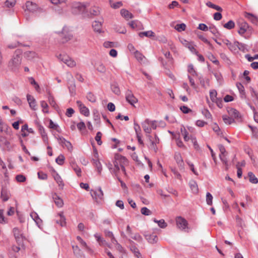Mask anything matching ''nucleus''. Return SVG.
I'll return each mask as SVG.
<instances>
[{
	"mask_svg": "<svg viewBox=\"0 0 258 258\" xmlns=\"http://www.w3.org/2000/svg\"><path fill=\"white\" fill-rule=\"evenodd\" d=\"M22 62L21 52L17 50L8 64L9 69L13 72H17L20 68Z\"/></svg>",
	"mask_w": 258,
	"mask_h": 258,
	"instance_id": "1",
	"label": "nucleus"
},
{
	"mask_svg": "<svg viewBox=\"0 0 258 258\" xmlns=\"http://www.w3.org/2000/svg\"><path fill=\"white\" fill-rule=\"evenodd\" d=\"M176 223L177 227L181 230L186 231L188 229L187 221L183 218L179 216L176 219Z\"/></svg>",
	"mask_w": 258,
	"mask_h": 258,
	"instance_id": "2",
	"label": "nucleus"
},
{
	"mask_svg": "<svg viewBox=\"0 0 258 258\" xmlns=\"http://www.w3.org/2000/svg\"><path fill=\"white\" fill-rule=\"evenodd\" d=\"M90 193L92 197L97 202H98L99 200H102L103 199V192L100 187L97 189L91 190Z\"/></svg>",
	"mask_w": 258,
	"mask_h": 258,
	"instance_id": "3",
	"label": "nucleus"
},
{
	"mask_svg": "<svg viewBox=\"0 0 258 258\" xmlns=\"http://www.w3.org/2000/svg\"><path fill=\"white\" fill-rule=\"evenodd\" d=\"M13 232L17 242L19 245L23 243L25 237L23 236L22 231L17 227L13 229Z\"/></svg>",
	"mask_w": 258,
	"mask_h": 258,
	"instance_id": "4",
	"label": "nucleus"
},
{
	"mask_svg": "<svg viewBox=\"0 0 258 258\" xmlns=\"http://www.w3.org/2000/svg\"><path fill=\"white\" fill-rule=\"evenodd\" d=\"M58 58L63 62L66 63L68 67H74L76 66V62L67 55H62L60 54Z\"/></svg>",
	"mask_w": 258,
	"mask_h": 258,
	"instance_id": "5",
	"label": "nucleus"
},
{
	"mask_svg": "<svg viewBox=\"0 0 258 258\" xmlns=\"http://www.w3.org/2000/svg\"><path fill=\"white\" fill-rule=\"evenodd\" d=\"M125 100L131 105H134L138 102V99L135 97L132 92L127 90L125 92Z\"/></svg>",
	"mask_w": 258,
	"mask_h": 258,
	"instance_id": "6",
	"label": "nucleus"
},
{
	"mask_svg": "<svg viewBox=\"0 0 258 258\" xmlns=\"http://www.w3.org/2000/svg\"><path fill=\"white\" fill-rule=\"evenodd\" d=\"M218 148L220 152L219 154V157L221 161L225 165H227L228 164V160L226 158L227 152L224 146L222 145H219Z\"/></svg>",
	"mask_w": 258,
	"mask_h": 258,
	"instance_id": "7",
	"label": "nucleus"
},
{
	"mask_svg": "<svg viewBox=\"0 0 258 258\" xmlns=\"http://www.w3.org/2000/svg\"><path fill=\"white\" fill-rule=\"evenodd\" d=\"M228 112L229 115H230L232 118L236 119L238 121H242V117L240 113L236 109L231 108L228 110Z\"/></svg>",
	"mask_w": 258,
	"mask_h": 258,
	"instance_id": "8",
	"label": "nucleus"
},
{
	"mask_svg": "<svg viewBox=\"0 0 258 258\" xmlns=\"http://www.w3.org/2000/svg\"><path fill=\"white\" fill-rule=\"evenodd\" d=\"M103 23V19H101L100 21H94L92 23V27L94 31L98 33L103 32V31L102 29Z\"/></svg>",
	"mask_w": 258,
	"mask_h": 258,
	"instance_id": "9",
	"label": "nucleus"
},
{
	"mask_svg": "<svg viewBox=\"0 0 258 258\" xmlns=\"http://www.w3.org/2000/svg\"><path fill=\"white\" fill-rule=\"evenodd\" d=\"M60 37H61V42L65 43L70 40L72 37V34L67 31L66 28H63L60 33Z\"/></svg>",
	"mask_w": 258,
	"mask_h": 258,
	"instance_id": "10",
	"label": "nucleus"
},
{
	"mask_svg": "<svg viewBox=\"0 0 258 258\" xmlns=\"http://www.w3.org/2000/svg\"><path fill=\"white\" fill-rule=\"evenodd\" d=\"M146 239L151 244H154L157 242L158 238L157 235L154 234H145L144 235Z\"/></svg>",
	"mask_w": 258,
	"mask_h": 258,
	"instance_id": "11",
	"label": "nucleus"
},
{
	"mask_svg": "<svg viewBox=\"0 0 258 258\" xmlns=\"http://www.w3.org/2000/svg\"><path fill=\"white\" fill-rule=\"evenodd\" d=\"M10 143L8 141L6 138L3 136H0V147L3 149H10Z\"/></svg>",
	"mask_w": 258,
	"mask_h": 258,
	"instance_id": "12",
	"label": "nucleus"
},
{
	"mask_svg": "<svg viewBox=\"0 0 258 258\" xmlns=\"http://www.w3.org/2000/svg\"><path fill=\"white\" fill-rule=\"evenodd\" d=\"M238 25L239 26L240 29L238 31V32L239 34L242 35H243L247 30V29L248 27V24L244 21H242V22H239Z\"/></svg>",
	"mask_w": 258,
	"mask_h": 258,
	"instance_id": "13",
	"label": "nucleus"
},
{
	"mask_svg": "<svg viewBox=\"0 0 258 258\" xmlns=\"http://www.w3.org/2000/svg\"><path fill=\"white\" fill-rule=\"evenodd\" d=\"M244 17L249 20L252 24L256 25L258 23V18L252 14L245 12Z\"/></svg>",
	"mask_w": 258,
	"mask_h": 258,
	"instance_id": "14",
	"label": "nucleus"
},
{
	"mask_svg": "<svg viewBox=\"0 0 258 258\" xmlns=\"http://www.w3.org/2000/svg\"><path fill=\"white\" fill-rule=\"evenodd\" d=\"M27 99L29 104L30 107L33 110H35L36 109V102L34 97L29 94H27Z\"/></svg>",
	"mask_w": 258,
	"mask_h": 258,
	"instance_id": "15",
	"label": "nucleus"
},
{
	"mask_svg": "<svg viewBox=\"0 0 258 258\" xmlns=\"http://www.w3.org/2000/svg\"><path fill=\"white\" fill-rule=\"evenodd\" d=\"M104 233L106 237L110 239L112 244H118V242L115 239L113 233L109 230H105Z\"/></svg>",
	"mask_w": 258,
	"mask_h": 258,
	"instance_id": "16",
	"label": "nucleus"
},
{
	"mask_svg": "<svg viewBox=\"0 0 258 258\" xmlns=\"http://www.w3.org/2000/svg\"><path fill=\"white\" fill-rule=\"evenodd\" d=\"M26 7L28 11L31 12H34L38 9L37 5L35 3L29 1L26 2Z\"/></svg>",
	"mask_w": 258,
	"mask_h": 258,
	"instance_id": "17",
	"label": "nucleus"
},
{
	"mask_svg": "<svg viewBox=\"0 0 258 258\" xmlns=\"http://www.w3.org/2000/svg\"><path fill=\"white\" fill-rule=\"evenodd\" d=\"M150 124V120L146 119L142 124L144 132L148 135L151 132V128L149 127Z\"/></svg>",
	"mask_w": 258,
	"mask_h": 258,
	"instance_id": "18",
	"label": "nucleus"
},
{
	"mask_svg": "<svg viewBox=\"0 0 258 258\" xmlns=\"http://www.w3.org/2000/svg\"><path fill=\"white\" fill-rule=\"evenodd\" d=\"M94 237L100 245L109 246L107 242L98 233L95 234Z\"/></svg>",
	"mask_w": 258,
	"mask_h": 258,
	"instance_id": "19",
	"label": "nucleus"
},
{
	"mask_svg": "<svg viewBox=\"0 0 258 258\" xmlns=\"http://www.w3.org/2000/svg\"><path fill=\"white\" fill-rule=\"evenodd\" d=\"M60 143L61 144L62 146L66 147L69 151H72L73 150V146L70 142L67 141L63 138H59Z\"/></svg>",
	"mask_w": 258,
	"mask_h": 258,
	"instance_id": "20",
	"label": "nucleus"
},
{
	"mask_svg": "<svg viewBox=\"0 0 258 258\" xmlns=\"http://www.w3.org/2000/svg\"><path fill=\"white\" fill-rule=\"evenodd\" d=\"M52 198L56 206L58 208H61L63 205V200L58 196L56 194H54L52 196Z\"/></svg>",
	"mask_w": 258,
	"mask_h": 258,
	"instance_id": "21",
	"label": "nucleus"
},
{
	"mask_svg": "<svg viewBox=\"0 0 258 258\" xmlns=\"http://www.w3.org/2000/svg\"><path fill=\"white\" fill-rule=\"evenodd\" d=\"M11 196V194L9 191L6 188H2L1 191V198L4 202L7 201Z\"/></svg>",
	"mask_w": 258,
	"mask_h": 258,
	"instance_id": "22",
	"label": "nucleus"
},
{
	"mask_svg": "<svg viewBox=\"0 0 258 258\" xmlns=\"http://www.w3.org/2000/svg\"><path fill=\"white\" fill-rule=\"evenodd\" d=\"M113 174H114L115 176H117L118 173H119L120 169V165L119 164L118 161L115 159L113 162Z\"/></svg>",
	"mask_w": 258,
	"mask_h": 258,
	"instance_id": "23",
	"label": "nucleus"
},
{
	"mask_svg": "<svg viewBox=\"0 0 258 258\" xmlns=\"http://www.w3.org/2000/svg\"><path fill=\"white\" fill-rule=\"evenodd\" d=\"M174 159L178 166L181 168H182L183 167L184 163L181 154L179 153H176L174 155Z\"/></svg>",
	"mask_w": 258,
	"mask_h": 258,
	"instance_id": "24",
	"label": "nucleus"
},
{
	"mask_svg": "<svg viewBox=\"0 0 258 258\" xmlns=\"http://www.w3.org/2000/svg\"><path fill=\"white\" fill-rule=\"evenodd\" d=\"M70 164L72 169L76 172L77 176L79 177L81 176V169L78 166L76 163L75 161H72Z\"/></svg>",
	"mask_w": 258,
	"mask_h": 258,
	"instance_id": "25",
	"label": "nucleus"
},
{
	"mask_svg": "<svg viewBox=\"0 0 258 258\" xmlns=\"http://www.w3.org/2000/svg\"><path fill=\"white\" fill-rule=\"evenodd\" d=\"M9 130H11V128L3 121L0 116V132L8 133Z\"/></svg>",
	"mask_w": 258,
	"mask_h": 258,
	"instance_id": "26",
	"label": "nucleus"
},
{
	"mask_svg": "<svg viewBox=\"0 0 258 258\" xmlns=\"http://www.w3.org/2000/svg\"><path fill=\"white\" fill-rule=\"evenodd\" d=\"M120 14L126 20L132 19L134 17L133 15L125 9H121L120 10Z\"/></svg>",
	"mask_w": 258,
	"mask_h": 258,
	"instance_id": "27",
	"label": "nucleus"
},
{
	"mask_svg": "<svg viewBox=\"0 0 258 258\" xmlns=\"http://www.w3.org/2000/svg\"><path fill=\"white\" fill-rule=\"evenodd\" d=\"M182 43L185 45V47H187L192 53L197 54L198 51L196 49V48L191 43L185 40H184L183 42H182Z\"/></svg>",
	"mask_w": 258,
	"mask_h": 258,
	"instance_id": "28",
	"label": "nucleus"
},
{
	"mask_svg": "<svg viewBox=\"0 0 258 258\" xmlns=\"http://www.w3.org/2000/svg\"><path fill=\"white\" fill-rule=\"evenodd\" d=\"M54 174L53 175V177L54 180L58 184L59 186L62 187L64 186L62 179H61L60 175L57 172H56L55 171H54Z\"/></svg>",
	"mask_w": 258,
	"mask_h": 258,
	"instance_id": "29",
	"label": "nucleus"
},
{
	"mask_svg": "<svg viewBox=\"0 0 258 258\" xmlns=\"http://www.w3.org/2000/svg\"><path fill=\"white\" fill-rule=\"evenodd\" d=\"M95 68L96 69L101 73H105L106 72V68L104 65L101 62H98L95 63Z\"/></svg>",
	"mask_w": 258,
	"mask_h": 258,
	"instance_id": "30",
	"label": "nucleus"
},
{
	"mask_svg": "<svg viewBox=\"0 0 258 258\" xmlns=\"http://www.w3.org/2000/svg\"><path fill=\"white\" fill-rule=\"evenodd\" d=\"M58 215L59 217V220H57L56 221V222L57 224H59L61 227L64 226L66 224V218L63 215V213H59V214H58Z\"/></svg>",
	"mask_w": 258,
	"mask_h": 258,
	"instance_id": "31",
	"label": "nucleus"
},
{
	"mask_svg": "<svg viewBox=\"0 0 258 258\" xmlns=\"http://www.w3.org/2000/svg\"><path fill=\"white\" fill-rule=\"evenodd\" d=\"M180 132H181V135H182V136L183 137L184 141L187 142L189 140H190L191 136L189 137L188 136V133L186 130V129L185 128V127L184 126H183L182 127H181L180 128Z\"/></svg>",
	"mask_w": 258,
	"mask_h": 258,
	"instance_id": "32",
	"label": "nucleus"
},
{
	"mask_svg": "<svg viewBox=\"0 0 258 258\" xmlns=\"http://www.w3.org/2000/svg\"><path fill=\"white\" fill-rule=\"evenodd\" d=\"M147 137L148 138L149 141L151 143V145L152 146V148L153 149L154 151L155 152H156L157 151V149H158L156 145L159 143V139L158 138V141H157V140L156 141H153L152 140L151 136H150V135H147Z\"/></svg>",
	"mask_w": 258,
	"mask_h": 258,
	"instance_id": "33",
	"label": "nucleus"
},
{
	"mask_svg": "<svg viewBox=\"0 0 258 258\" xmlns=\"http://www.w3.org/2000/svg\"><path fill=\"white\" fill-rule=\"evenodd\" d=\"M24 57L28 59H32L37 57V54L34 51H28L24 53Z\"/></svg>",
	"mask_w": 258,
	"mask_h": 258,
	"instance_id": "34",
	"label": "nucleus"
},
{
	"mask_svg": "<svg viewBox=\"0 0 258 258\" xmlns=\"http://www.w3.org/2000/svg\"><path fill=\"white\" fill-rule=\"evenodd\" d=\"M190 187L194 194L198 192L199 189L197 182L194 180H191L189 182Z\"/></svg>",
	"mask_w": 258,
	"mask_h": 258,
	"instance_id": "35",
	"label": "nucleus"
},
{
	"mask_svg": "<svg viewBox=\"0 0 258 258\" xmlns=\"http://www.w3.org/2000/svg\"><path fill=\"white\" fill-rule=\"evenodd\" d=\"M111 89L112 92L116 95H119L120 94V89L117 83H112L111 85Z\"/></svg>",
	"mask_w": 258,
	"mask_h": 258,
	"instance_id": "36",
	"label": "nucleus"
},
{
	"mask_svg": "<svg viewBox=\"0 0 258 258\" xmlns=\"http://www.w3.org/2000/svg\"><path fill=\"white\" fill-rule=\"evenodd\" d=\"M139 36L141 37H143V36L151 37L155 36V33L152 31L149 30L145 32H140L139 33Z\"/></svg>",
	"mask_w": 258,
	"mask_h": 258,
	"instance_id": "37",
	"label": "nucleus"
},
{
	"mask_svg": "<svg viewBox=\"0 0 258 258\" xmlns=\"http://www.w3.org/2000/svg\"><path fill=\"white\" fill-rule=\"evenodd\" d=\"M93 164H94V165L95 166L97 169L98 173L100 174L102 170V165L101 163L98 160V159H93Z\"/></svg>",
	"mask_w": 258,
	"mask_h": 258,
	"instance_id": "38",
	"label": "nucleus"
},
{
	"mask_svg": "<svg viewBox=\"0 0 258 258\" xmlns=\"http://www.w3.org/2000/svg\"><path fill=\"white\" fill-rule=\"evenodd\" d=\"M237 41H235L233 43L231 42L230 43L229 46H228V49L233 53H235L237 52Z\"/></svg>",
	"mask_w": 258,
	"mask_h": 258,
	"instance_id": "39",
	"label": "nucleus"
},
{
	"mask_svg": "<svg viewBox=\"0 0 258 258\" xmlns=\"http://www.w3.org/2000/svg\"><path fill=\"white\" fill-rule=\"evenodd\" d=\"M248 176L249 177V181L251 183H254V184H256V183H258V179L255 177V176L252 172H249L248 173Z\"/></svg>",
	"mask_w": 258,
	"mask_h": 258,
	"instance_id": "40",
	"label": "nucleus"
},
{
	"mask_svg": "<svg viewBox=\"0 0 258 258\" xmlns=\"http://www.w3.org/2000/svg\"><path fill=\"white\" fill-rule=\"evenodd\" d=\"M32 219L35 221L36 224L39 226V224L42 223L41 219L38 217L36 213L33 212L31 214Z\"/></svg>",
	"mask_w": 258,
	"mask_h": 258,
	"instance_id": "41",
	"label": "nucleus"
},
{
	"mask_svg": "<svg viewBox=\"0 0 258 258\" xmlns=\"http://www.w3.org/2000/svg\"><path fill=\"white\" fill-rule=\"evenodd\" d=\"M90 13L92 16H98L100 14V9L96 7H92L90 10Z\"/></svg>",
	"mask_w": 258,
	"mask_h": 258,
	"instance_id": "42",
	"label": "nucleus"
},
{
	"mask_svg": "<svg viewBox=\"0 0 258 258\" xmlns=\"http://www.w3.org/2000/svg\"><path fill=\"white\" fill-rule=\"evenodd\" d=\"M80 245L89 253H92L93 252V250L90 248L87 244L86 242H85L83 240L79 242Z\"/></svg>",
	"mask_w": 258,
	"mask_h": 258,
	"instance_id": "43",
	"label": "nucleus"
},
{
	"mask_svg": "<svg viewBox=\"0 0 258 258\" xmlns=\"http://www.w3.org/2000/svg\"><path fill=\"white\" fill-rule=\"evenodd\" d=\"M80 245L89 253H92L93 252V250L90 248L87 244L86 242H85L83 240L79 242Z\"/></svg>",
	"mask_w": 258,
	"mask_h": 258,
	"instance_id": "44",
	"label": "nucleus"
},
{
	"mask_svg": "<svg viewBox=\"0 0 258 258\" xmlns=\"http://www.w3.org/2000/svg\"><path fill=\"white\" fill-rule=\"evenodd\" d=\"M222 118L224 122L226 124H231L234 122V118H232V117H231L227 115H223Z\"/></svg>",
	"mask_w": 258,
	"mask_h": 258,
	"instance_id": "45",
	"label": "nucleus"
},
{
	"mask_svg": "<svg viewBox=\"0 0 258 258\" xmlns=\"http://www.w3.org/2000/svg\"><path fill=\"white\" fill-rule=\"evenodd\" d=\"M93 118L94 121L96 122V123L98 125H100V115L98 111L97 110H94L93 112Z\"/></svg>",
	"mask_w": 258,
	"mask_h": 258,
	"instance_id": "46",
	"label": "nucleus"
},
{
	"mask_svg": "<svg viewBox=\"0 0 258 258\" xmlns=\"http://www.w3.org/2000/svg\"><path fill=\"white\" fill-rule=\"evenodd\" d=\"M153 221L154 222L157 223L158 226L161 228H164L167 226V224L165 223L164 220L163 219L157 220L156 219H154Z\"/></svg>",
	"mask_w": 258,
	"mask_h": 258,
	"instance_id": "47",
	"label": "nucleus"
},
{
	"mask_svg": "<svg viewBox=\"0 0 258 258\" xmlns=\"http://www.w3.org/2000/svg\"><path fill=\"white\" fill-rule=\"evenodd\" d=\"M223 27L228 30L232 29L235 27V23L233 21L230 20L227 23H225Z\"/></svg>",
	"mask_w": 258,
	"mask_h": 258,
	"instance_id": "48",
	"label": "nucleus"
},
{
	"mask_svg": "<svg viewBox=\"0 0 258 258\" xmlns=\"http://www.w3.org/2000/svg\"><path fill=\"white\" fill-rule=\"evenodd\" d=\"M186 26L184 23L178 24L175 25L174 28L178 32H181L184 31L186 29Z\"/></svg>",
	"mask_w": 258,
	"mask_h": 258,
	"instance_id": "49",
	"label": "nucleus"
},
{
	"mask_svg": "<svg viewBox=\"0 0 258 258\" xmlns=\"http://www.w3.org/2000/svg\"><path fill=\"white\" fill-rule=\"evenodd\" d=\"M217 93L215 90H211L210 92V97L212 102L216 101L218 100L217 97Z\"/></svg>",
	"mask_w": 258,
	"mask_h": 258,
	"instance_id": "50",
	"label": "nucleus"
},
{
	"mask_svg": "<svg viewBox=\"0 0 258 258\" xmlns=\"http://www.w3.org/2000/svg\"><path fill=\"white\" fill-rule=\"evenodd\" d=\"M206 5L208 7L213 8V9H214L215 10H217L218 11H222V9L220 7H219V6H218L217 5L213 4L211 2H208L206 3Z\"/></svg>",
	"mask_w": 258,
	"mask_h": 258,
	"instance_id": "51",
	"label": "nucleus"
},
{
	"mask_svg": "<svg viewBox=\"0 0 258 258\" xmlns=\"http://www.w3.org/2000/svg\"><path fill=\"white\" fill-rule=\"evenodd\" d=\"M64 156L62 154H60L55 159V162L59 165H62L64 163Z\"/></svg>",
	"mask_w": 258,
	"mask_h": 258,
	"instance_id": "52",
	"label": "nucleus"
},
{
	"mask_svg": "<svg viewBox=\"0 0 258 258\" xmlns=\"http://www.w3.org/2000/svg\"><path fill=\"white\" fill-rule=\"evenodd\" d=\"M117 43L114 42L105 41L103 43V46L106 48H111L116 47Z\"/></svg>",
	"mask_w": 258,
	"mask_h": 258,
	"instance_id": "53",
	"label": "nucleus"
},
{
	"mask_svg": "<svg viewBox=\"0 0 258 258\" xmlns=\"http://www.w3.org/2000/svg\"><path fill=\"white\" fill-rule=\"evenodd\" d=\"M188 72L191 75L193 76H197V73L194 69V66L192 64H190L188 66Z\"/></svg>",
	"mask_w": 258,
	"mask_h": 258,
	"instance_id": "54",
	"label": "nucleus"
},
{
	"mask_svg": "<svg viewBox=\"0 0 258 258\" xmlns=\"http://www.w3.org/2000/svg\"><path fill=\"white\" fill-rule=\"evenodd\" d=\"M221 58L227 64H230L231 61L229 57L224 53H221L220 54Z\"/></svg>",
	"mask_w": 258,
	"mask_h": 258,
	"instance_id": "55",
	"label": "nucleus"
},
{
	"mask_svg": "<svg viewBox=\"0 0 258 258\" xmlns=\"http://www.w3.org/2000/svg\"><path fill=\"white\" fill-rule=\"evenodd\" d=\"M236 223L238 226L243 228L245 227L244 223L243 220L238 216H236Z\"/></svg>",
	"mask_w": 258,
	"mask_h": 258,
	"instance_id": "56",
	"label": "nucleus"
},
{
	"mask_svg": "<svg viewBox=\"0 0 258 258\" xmlns=\"http://www.w3.org/2000/svg\"><path fill=\"white\" fill-rule=\"evenodd\" d=\"M213 196L210 192L206 194V202L207 205L211 206L212 205Z\"/></svg>",
	"mask_w": 258,
	"mask_h": 258,
	"instance_id": "57",
	"label": "nucleus"
},
{
	"mask_svg": "<svg viewBox=\"0 0 258 258\" xmlns=\"http://www.w3.org/2000/svg\"><path fill=\"white\" fill-rule=\"evenodd\" d=\"M102 133L100 132L97 133L95 137V139L97 142L98 145H101L102 144L101 141Z\"/></svg>",
	"mask_w": 258,
	"mask_h": 258,
	"instance_id": "58",
	"label": "nucleus"
},
{
	"mask_svg": "<svg viewBox=\"0 0 258 258\" xmlns=\"http://www.w3.org/2000/svg\"><path fill=\"white\" fill-rule=\"evenodd\" d=\"M131 250L133 251V253L135 254V256L137 257V258H139L140 256H141V254L139 251V250L135 246H132L131 248Z\"/></svg>",
	"mask_w": 258,
	"mask_h": 258,
	"instance_id": "59",
	"label": "nucleus"
},
{
	"mask_svg": "<svg viewBox=\"0 0 258 258\" xmlns=\"http://www.w3.org/2000/svg\"><path fill=\"white\" fill-rule=\"evenodd\" d=\"M130 237L132 239L139 242L142 241V238L141 236L138 233H133V235H131Z\"/></svg>",
	"mask_w": 258,
	"mask_h": 258,
	"instance_id": "60",
	"label": "nucleus"
},
{
	"mask_svg": "<svg viewBox=\"0 0 258 258\" xmlns=\"http://www.w3.org/2000/svg\"><path fill=\"white\" fill-rule=\"evenodd\" d=\"M80 111L81 114L86 116H88L90 114L89 110L86 106L81 109Z\"/></svg>",
	"mask_w": 258,
	"mask_h": 258,
	"instance_id": "61",
	"label": "nucleus"
},
{
	"mask_svg": "<svg viewBox=\"0 0 258 258\" xmlns=\"http://www.w3.org/2000/svg\"><path fill=\"white\" fill-rule=\"evenodd\" d=\"M134 54L136 58L139 61H142L144 58V56L138 50H136L134 52Z\"/></svg>",
	"mask_w": 258,
	"mask_h": 258,
	"instance_id": "62",
	"label": "nucleus"
},
{
	"mask_svg": "<svg viewBox=\"0 0 258 258\" xmlns=\"http://www.w3.org/2000/svg\"><path fill=\"white\" fill-rule=\"evenodd\" d=\"M141 212L143 215L146 216H149L152 214V212L146 207L142 208L141 210Z\"/></svg>",
	"mask_w": 258,
	"mask_h": 258,
	"instance_id": "63",
	"label": "nucleus"
},
{
	"mask_svg": "<svg viewBox=\"0 0 258 258\" xmlns=\"http://www.w3.org/2000/svg\"><path fill=\"white\" fill-rule=\"evenodd\" d=\"M248 127L251 129L253 137L256 139H258V129L253 127L250 125H248Z\"/></svg>",
	"mask_w": 258,
	"mask_h": 258,
	"instance_id": "64",
	"label": "nucleus"
}]
</instances>
